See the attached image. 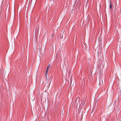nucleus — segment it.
Listing matches in <instances>:
<instances>
[{
  "mask_svg": "<svg viewBox=\"0 0 121 121\" xmlns=\"http://www.w3.org/2000/svg\"><path fill=\"white\" fill-rule=\"evenodd\" d=\"M50 67H51V65H48V67L47 68V70L46 71V79H47V72L48 70V69L49 68H50Z\"/></svg>",
  "mask_w": 121,
  "mask_h": 121,
  "instance_id": "f257e3e1",
  "label": "nucleus"
},
{
  "mask_svg": "<svg viewBox=\"0 0 121 121\" xmlns=\"http://www.w3.org/2000/svg\"><path fill=\"white\" fill-rule=\"evenodd\" d=\"M79 99L80 98L79 97H78L76 98L75 101H76V102L77 103V104H79Z\"/></svg>",
  "mask_w": 121,
  "mask_h": 121,
  "instance_id": "f03ea898",
  "label": "nucleus"
},
{
  "mask_svg": "<svg viewBox=\"0 0 121 121\" xmlns=\"http://www.w3.org/2000/svg\"><path fill=\"white\" fill-rule=\"evenodd\" d=\"M112 4L111 3V2H110V5H109V8L110 9H111L112 8Z\"/></svg>",
  "mask_w": 121,
  "mask_h": 121,
  "instance_id": "7ed1b4c3",
  "label": "nucleus"
},
{
  "mask_svg": "<svg viewBox=\"0 0 121 121\" xmlns=\"http://www.w3.org/2000/svg\"><path fill=\"white\" fill-rule=\"evenodd\" d=\"M46 35V32H45V33H44V35Z\"/></svg>",
  "mask_w": 121,
  "mask_h": 121,
  "instance_id": "20e7f679",
  "label": "nucleus"
},
{
  "mask_svg": "<svg viewBox=\"0 0 121 121\" xmlns=\"http://www.w3.org/2000/svg\"><path fill=\"white\" fill-rule=\"evenodd\" d=\"M53 36H54V35H52V36H53Z\"/></svg>",
  "mask_w": 121,
  "mask_h": 121,
  "instance_id": "39448f33",
  "label": "nucleus"
}]
</instances>
